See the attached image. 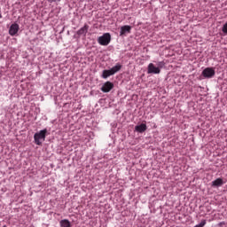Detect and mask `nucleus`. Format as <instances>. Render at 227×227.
Returning a JSON list of instances; mask_svg holds the SVG:
<instances>
[{
    "label": "nucleus",
    "mask_w": 227,
    "mask_h": 227,
    "mask_svg": "<svg viewBox=\"0 0 227 227\" xmlns=\"http://www.w3.org/2000/svg\"><path fill=\"white\" fill-rule=\"evenodd\" d=\"M17 33H19V24L14 23L10 27L9 35H11V36H15Z\"/></svg>",
    "instance_id": "7"
},
{
    "label": "nucleus",
    "mask_w": 227,
    "mask_h": 227,
    "mask_svg": "<svg viewBox=\"0 0 227 227\" xmlns=\"http://www.w3.org/2000/svg\"><path fill=\"white\" fill-rule=\"evenodd\" d=\"M47 136V129H42L39 132L34 135V140L35 145L41 146L42 143L45 141V137Z\"/></svg>",
    "instance_id": "1"
},
{
    "label": "nucleus",
    "mask_w": 227,
    "mask_h": 227,
    "mask_svg": "<svg viewBox=\"0 0 227 227\" xmlns=\"http://www.w3.org/2000/svg\"><path fill=\"white\" fill-rule=\"evenodd\" d=\"M222 185H224L223 178H217L212 182V187H222Z\"/></svg>",
    "instance_id": "8"
},
{
    "label": "nucleus",
    "mask_w": 227,
    "mask_h": 227,
    "mask_svg": "<svg viewBox=\"0 0 227 227\" xmlns=\"http://www.w3.org/2000/svg\"><path fill=\"white\" fill-rule=\"evenodd\" d=\"M135 130H137V132H140L142 134V132H145L146 130V124L142 123L140 125L136 126Z\"/></svg>",
    "instance_id": "10"
},
{
    "label": "nucleus",
    "mask_w": 227,
    "mask_h": 227,
    "mask_svg": "<svg viewBox=\"0 0 227 227\" xmlns=\"http://www.w3.org/2000/svg\"><path fill=\"white\" fill-rule=\"evenodd\" d=\"M130 31H132V27L129 25L122 26L121 27L120 36H125L127 33H130Z\"/></svg>",
    "instance_id": "6"
},
{
    "label": "nucleus",
    "mask_w": 227,
    "mask_h": 227,
    "mask_svg": "<svg viewBox=\"0 0 227 227\" xmlns=\"http://www.w3.org/2000/svg\"><path fill=\"white\" fill-rule=\"evenodd\" d=\"M60 227H72V223L67 219L59 222Z\"/></svg>",
    "instance_id": "13"
},
{
    "label": "nucleus",
    "mask_w": 227,
    "mask_h": 227,
    "mask_svg": "<svg viewBox=\"0 0 227 227\" xmlns=\"http://www.w3.org/2000/svg\"><path fill=\"white\" fill-rule=\"evenodd\" d=\"M147 74H160V68L155 67L153 63H150L147 67Z\"/></svg>",
    "instance_id": "5"
},
{
    "label": "nucleus",
    "mask_w": 227,
    "mask_h": 227,
    "mask_svg": "<svg viewBox=\"0 0 227 227\" xmlns=\"http://www.w3.org/2000/svg\"><path fill=\"white\" fill-rule=\"evenodd\" d=\"M88 29H90V26L84 25L82 28L78 30L77 35H86V33H88Z\"/></svg>",
    "instance_id": "11"
},
{
    "label": "nucleus",
    "mask_w": 227,
    "mask_h": 227,
    "mask_svg": "<svg viewBox=\"0 0 227 227\" xmlns=\"http://www.w3.org/2000/svg\"><path fill=\"white\" fill-rule=\"evenodd\" d=\"M98 43L99 45H107L108 43H111V34L106 33L103 35L99 36L98 38Z\"/></svg>",
    "instance_id": "2"
},
{
    "label": "nucleus",
    "mask_w": 227,
    "mask_h": 227,
    "mask_svg": "<svg viewBox=\"0 0 227 227\" xmlns=\"http://www.w3.org/2000/svg\"><path fill=\"white\" fill-rule=\"evenodd\" d=\"M112 71V74H116L121 70V65L117 63L114 67L110 69Z\"/></svg>",
    "instance_id": "12"
},
{
    "label": "nucleus",
    "mask_w": 227,
    "mask_h": 227,
    "mask_svg": "<svg viewBox=\"0 0 227 227\" xmlns=\"http://www.w3.org/2000/svg\"><path fill=\"white\" fill-rule=\"evenodd\" d=\"M222 31H223V33L227 35V22L223 25Z\"/></svg>",
    "instance_id": "14"
},
{
    "label": "nucleus",
    "mask_w": 227,
    "mask_h": 227,
    "mask_svg": "<svg viewBox=\"0 0 227 227\" xmlns=\"http://www.w3.org/2000/svg\"><path fill=\"white\" fill-rule=\"evenodd\" d=\"M113 88H114V83L111 82H106L101 87V91H103V93H109Z\"/></svg>",
    "instance_id": "4"
},
{
    "label": "nucleus",
    "mask_w": 227,
    "mask_h": 227,
    "mask_svg": "<svg viewBox=\"0 0 227 227\" xmlns=\"http://www.w3.org/2000/svg\"><path fill=\"white\" fill-rule=\"evenodd\" d=\"M58 0H49V3H56Z\"/></svg>",
    "instance_id": "15"
},
{
    "label": "nucleus",
    "mask_w": 227,
    "mask_h": 227,
    "mask_svg": "<svg viewBox=\"0 0 227 227\" xmlns=\"http://www.w3.org/2000/svg\"><path fill=\"white\" fill-rule=\"evenodd\" d=\"M111 75H114L113 71H111V69L109 70L106 69V70H103L101 77L103 79H107V77H111Z\"/></svg>",
    "instance_id": "9"
},
{
    "label": "nucleus",
    "mask_w": 227,
    "mask_h": 227,
    "mask_svg": "<svg viewBox=\"0 0 227 227\" xmlns=\"http://www.w3.org/2000/svg\"><path fill=\"white\" fill-rule=\"evenodd\" d=\"M202 75L205 79H212L215 75V69L214 67H207L202 71Z\"/></svg>",
    "instance_id": "3"
}]
</instances>
